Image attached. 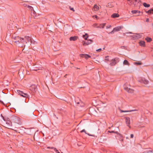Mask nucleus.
Masks as SVG:
<instances>
[{"instance_id": "obj_40", "label": "nucleus", "mask_w": 153, "mask_h": 153, "mask_svg": "<svg viewBox=\"0 0 153 153\" xmlns=\"http://www.w3.org/2000/svg\"><path fill=\"white\" fill-rule=\"evenodd\" d=\"M8 128H10V127H7Z\"/></svg>"}, {"instance_id": "obj_15", "label": "nucleus", "mask_w": 153, "mask_h": 153, "mask_svg": "<svg viewBox=\"0 0 153 153\" xmlns=\"http://www.w3.org/2000/svg\"><path fill=\"white\" fill-rule=\"evenodd\" d=\"M119 16V15L118 13H114L111 16V17L113 18L118 17Z\"/></svg>"}, {"instance_id": "obj_39", "label": "nucleus", "mask_w": 153, "mask_h": 153, "mask_svg": "<svg viewBox=\"0 0 153 153\" xmlns=\"http://www.w3.org/2000/svg\"><path fill=\"white\" fill-rule=\"evenodd\" d=\"M109 4H109V3H108V6H109Z\"/></svg>"}, {"instance_id": "obj_14", "label": "nucleus", "mask_w": 153, "mask_h": 153, "mask_svg": "<svg viewBox=\"0 0 153 153\" xmlns=\"http://www.w3.org/2000/svg\"><path fill=\"white\" fill-rule=\"evenodd\" d=\"M48 149H53L56 152V153H60V152L58 151L56 149V148H54L53 147H47Z\"/></svg>"}, {"instance_id": "obj_1", "label": "nucleus", "mask_w": 153, "mask_h": 153, "mask_svg": "<svg viewBox=\"0 0 153 153\" xmlns=\"http://www.w3.org/2000/svg\"><path fill=\"white\" fill-rule=\"evenodd\" d=\"M29 41H30L31 43L32 42L31 38L29 36H25L24 38L20 37L19 44H22V45L21 46V47H23V46H25V44H27V42Z\"/></svg>"}, {"instance_id": "obj_8", "label": "nucleus", "mask_w": 153, "mask_h": 153, "mask_svg": "<svg viewBox=\"0 0 153 153\" xmlns=\"http://www.w3.org/2000/svg\"><path fill=\"white\" fill-rule=\"evenodd\" d=\"M78 39V37L77 36H74L71 37L69 38V40L70 41H75L76 40Z\"/></svg>"}, {"instance_id": "obj_20", "label": "nucleus", "mask_w": 153, "mask_h": 153, "mask_svg": "<svg viewBox=\"0 0 153 153\" xmlns=\"http://www.w3.org/2000/svg\"><path fill=\"white\" fill-rule=\"evenodd\" d=\"M147 13L149 14H150L151 13L153 14V9H151L149 10L147 12Z\"/></svg>"}, {"instance_id": "obj_16", "label": "nucleus", "mask_w": 153, "mask_h": 153, "mask_svg": "<svg viewBox=\"0 0 153 153\" xmlns=\"http://www.w3.org/2000/svg\"><path fill=\"white\" fill-rule=\"evenodd\" d=\"M131 12L133 14H136L137 13H140V12L138 10H133L131 11Z\"/></svg>"}, {"instance_id": "obj_24", "label": "nucleus", "mask_w": 153, "mask_h": 153, "mask_svg": "<svg viewBox=\"0 0 153 153\" xmlns=\"http://www.w3.org/2000/svg\"><path fill=\"white\" fill-rule=\"evenodd\" d=\"M133 90L129 88L128 90V92H133Z\"/></svg>"}, {"instance_id": "obj_11", "label": "nucleus", "mask_w": 153, "mask_h": 153, "mask_svg": "<svg viewBox=\"0 0 153 153\" xmlns=\"http://www.w3.org/2000/svg\"><path fill=\"white\" fill-rule=\"evenodd\" d=\"M139 43L140 45L141 46L144 47L145 46V42L144 41H140L139 42Z\"/></svg>"}, {"instance_id": "obj_9", "label": "nucleus", "mask_w": 153, "mask_h": 153, "mask_svg": "<svg viewBox=\"0 0 153 153\" xmlns=\"http://www.w3.org/2000/svg\"><path fill=\"white\" fill-rule=\"evenodd\" d=\"M92 42V40H89L87 42H85L83 43V45H88L89 44H91Z\"/></svg>"}, {"instance_id": "obj_6", "label": "nucleus", "mask_w": 153, "mask_h": 153, "mask_svg": "<svg viewBox=\"0 0 153 153\" xmlns=\"http://www.w3.org/2000/svg\"><path fill=\"white\" fill-rule=\"evenodd\" d=\"M80 56L81 57L85 58L86 59H88V58H90L91 57L90 56L87 54H80Z\"/></svg>"}, {"instance_id": "obj_44", "label": "nucleus", "mask_w": 153, "mask_h": 153, "mask_svg": "<svg viewBox=\"0 0 153 153\" xmlns=\"http://www.w3.org/2000/svg\"><path fill=\"white\" fill-rule=\"evenodd\" d=\"M128 1H130V0H128Z\"/></svg>"}, {"instance_id": "obj_42", "label": "nucleus", "mask_w": 153, "mask_h": 153, "mask_svg": "<svg viewBox=\"0 0 153 153\" xmlns=\"http://www.w3.org/2000/svg\"><path fill=\"white\" fill-rule=\"evenodd\" d=\"M131 33V32H130V33Z\"/></svg>"}, {"instance_id": "obj_4", "label": "nucleus", "mask_w": 153, "mask_h": 153, "mask_svg": "<svg viewBox=\"0 0 153 153\" xmlns=\"http://www.w3.org/2000/svg\"><path fill=\"white\" fill-rule=\"evenodd\" d=\"M123 27L122 26H119L114 28L113 30L109 33L113 34L115 32L118 31H120L121 29L123 28Z\"/></svg>"}, {"instance_id": "obj_19", "label": "nucleus", "mask_w": 153, "mask_h": 153, "mask_svg": "<svg viewBox=\"0 0 153 153\" xmlns=\"http://www.w3.org/2000/svg\"><path fill=\"white\" fill-rule=\"evenodd\" d=\"M88 35L87 33H86L85 35L83 36V38L85 40H87V38L88 37Z\"/></svg>"}, {"instance_id": "obj_36", "label": "nucleus", "mask_w": 153, "mask_h": 153, "mask_svg": "<svg viewBox=\"0 0 153 153\" xmlns=\"http://www.w3.org/2000/svg\"><path fill=\"white\" fill-rule=\"evenodd\" d=\"M133 137H134V135H133V134H131V138H133Z\"/></svg>"}, {"instance_id": "obj_37", "label": "nucleus", "mask_w": 153, "mask_h": 153, "mask_svg": "<svg viewBox=\"0 0 153 153\" xmlns=\"http://www.w3.org/2000/svg\"><path fill=\"white\" fill-rule=\"evenodd\" d=\"M146 22H149V19H146Z\"/></svg>"}, {"instance_id": "obj_5", "label": "nucleus", "mask_w": 153, "mask_h": 153, "mask_svg": "<svg viewBox=\"0 0 153 153\" xmlns=\"http://www.w3.org/2000/svg\"><path fill=\"white\" fill-rule=\"evenodd\" d=\"M119 59L118 58H115L112 59L111 61L110 64L111 66L114 65L117 62H119Z\"/></svg>"}, {"instance_id": "obj_22", "label": "nucleus", "mask_w": 153, "mask_h": 153, "mask_svg": "<svg viewBox=\"0 0 153 153\" xmlns=\"http://www.w3.org/2000/svg\"><path fill=\"white\" fill-rule=\"evenodd\" d=\"M93 26L94 27L98 28V24L97 23H95L93 25Z\"/></svg>"}, {"instance_id": "obj_18", "label": "nucleus", "mask_w": 153, "mask_h": 153, "mask_svg": "<svg viewBox=\"0 0 153 153\" xmlns=\"http://www.w3.org/2000/svg\"><path fill=\"white\" fill-rule=\"evenodd\" d=\"M145 40L148 42H150L152 41V39L149 37H147L145 38Z\"/></svg>"}, {"instance_id": "obj_32", "label": "nucleus", "mask_w": 153, "mask_h": 153, "mask_svg": "<svg viewBox=\"0 0 153 153\" xmlns=\"http://www.w3.org/2000/svg\"><path fill=\"white\" fill-rule=\"evenodd\" d=\"M93 17H94L95 18H96L97 19V16L96 15H94V16H93Z\"/></svg>"}, {"instance_id": "obj_13", "label": "nucleus", "mask_w": 153, "mask_h": 153, "mask_svg": "<svg viewBox=\"0 0 153 153\" xmlns=\"http://www.w3.org/2000/svg\"><path fill=\"white\" fill-rule=\"evenodd\" d=\"M105 25L106 23H105L100 24L98 25V28H103Z\"/></svg>"}, {"instance_id": "obj_23", "label": "nucleus", "mask_w": 153, "mask_h": 153, "mask_svg": "<svg viewBox=\"0 0 153 153\" xmlns=\"http://www.w3.org/2000/svg\"><path fill=\"white\" fill-rule=\"evenodd\" d=\"M108 56H107L105 57V61L106 62H107L108 61H109V59H108L107 58L108 57Z\"/></svg>"}, {"instance_id": "obj_28", "label": "nucleus", "mask_w": 153, "mask_h": 153, "mask_svg": "<svg viewBox=\"0 0 153 153\" xmlns=\"http://www.w3.org/2000/svg\"><path fill=\"white\" fill-rule=\"evenodd\" d=\"M102 51V49L101 48H100L98 49L96 51L98 52H100L101 51Z\"/></svg>"}, {"instance_id": "obj_33", "label": "nucleus", "mask_w": 153, "mask_h": 153, "mask_svg": "<svg viewBox=\"0 0 153 153\" xmlns=\"http://www.w3.org/2000/svg\"><path fill=\"white\" fill-rule=\"evenodd\" d=\"M1 117H2V119L4 120V117H3V116L2 115V114H1Z\"/></svg>"}, {"instance_id": "obj_35", "label": "nucleus", "mask_w": 153, "mask_h": 153, "mask_svg": "<svg viewBox=\"0 0 153 153\" xmlns=\"http://www.w3.org/2000/svg\"><path fill=\"white\" fill-rule=\"evenodd\" d=\"M70 10H73V11H74V9L73 8H70Z\"/></svg>"}, {"instance_id": "obj_26", "label": "nucleus", "mask_w": 153, "mask_h": 153, "mask_svg": "<svg viewBox=\"0 0 153 153\" xmlns=\"http://www.w3.org/2000/svg\"><path fill=\"white\" fill-rule=\"evenodd\" d=\"M108 132L110 133H117L118 132L117 131H116V132H115L114 131H109Z\"/></svg>"}, {"instance_id": "obj_7", "label": "nucleus", "mask_w": 153, "mask_h": 153, "mask_svg": "<svg viewBox=\"0 0 153 153\" xmlns=\"http://www.w3.org/2000/svg\"><path fill=\"white\" fill-rule=\"evenodd\" d=\"M125 120L127 126L130 128V126H129V124H130V118L129 117H126L125 118Z\"/></svg>"}, {"instance_id": "obj_29", "label": "nucleus", "mask_w": 153, "mask_h": 153, "mask_svg": "<svg viewBox=\"0 0 153 153\" xmlns=\"http://www.w3.org/2000/svg\"><path fill=\"white\" fill-rule=\"evenodd\" d=\"M135 64L138 65H141V62H136L135 63Z\"/></svg>"}, {"instance_id": "obj_25", "label": "nucleus", "mask_w": 153, "mask_h": 153, "mask_svg": "<svg viewBox=\"0 0 153 153\" xmlns=\"http://www.w3.org/2000/svg\"><path fill=\"white\" fill-rule=\"evenodd\" d=\"M27 7L29 9H31V10H33V8L31 6H28Z\"/></svg>"}, {"instance_id": "obj_30", "label": "nucleus", "mask_w": 153, "mask_h": 153, "mask_svg": "<svg viewBox=\"0 0 153 153\" xmlns=\"http://www.w3.org/2000/svg\"><path fill=\"white\" fill-rule=\"evenodd\" d=\"M111 27V26L110 25L107 26L106 27L107 29H108Z\"/></svg>"}, {"instance_id": "obj_17", "label": "nucleus", "mask_w": 153, "mask_h": 153, "mask_svg": "<svg viewBox=\"0 0 153 153\" xmlns=\"http://www.w3.org/2000/svg\"><path fill=\"white\" fill-rule=\"evenodd\" d=\"M123 64L124 65H126L128 66L130 64L129 63L128 61L126 60H125L123 62Z\"/></svg>"}, {"instance_id": "obj_21", "label": "nucleus", "mask_w": 153, "mask_h": 153, "mask_svg": "<svg viewBox=\"0 0 153 153\" xmlns=\"http://www.w3.org/2000/svg\"><path fill=\"white\" fill-rule=\"evenodd\" d=\"M143 5L145 7H148L150 6V5L149 4H147L146 3H144Z\"/></svg>"}, {"instance_id": "obj_31", "label": "nucleus", "mask_w": 153, "mask_h": 153, "mask_svg": "<svg viewBox=\"0 0 153 153\" xmlns=\"http://www.w3.org/2000/svg\"><path fill=\"white\" fill-rule=\"evenodd\" d=\"M83 132H85V133L86 134V131L85 129H83L81 131V133Z\"/></svg>"}, {"instance_id": "obj_38", "label": "nucleus", "mask_w": 153, "mask_h": 153, "mask_svg": "<svg viewBox=\"0 0 153 153\" xmlns=\"http://www.w3.org/2000/svg\"><path fill=\"white\" fill-rule=\"evenodd\" d=\"M137 111V110H131V111Z\"/></svg>"}, {"instance_id": "obj_43", "label": "nucleus", "mask_w": 153, "mask_h": 153, "mask_svg": "<svg viewBox=\"0 0 153 153\" xmlns=\"http://www.w3.org/2000/svg\"><path fill=\"white\" fill-rule=\"evenodd\" d=\"M135 1H137V0H135Z\"/></svg>"}, {"instance_id": "obj_27", "label": "nucleus", "mask_w": 153, "mask_h": 153, "mask_svg": "<svg viewBox=\"0 0 153 153\" xmlns=\"http://www.w3.org/2000/svg\"><path fill=\"white\" fill-rule=\"evenodd\" d=\"M129 111H123L122 110H120V112H128Z\"/></svg>"}, {"instance_id": "obj_3", "label": "nucleus", "mask_w": 153, "mask_h": 153, "mask_svg": "<svg viewBox=\"0 0 153 153\" xmlns=\"http://www.w3.org/2000/svg\"><path fill=\"white\" fill-rule=\"evenodd\" d=\"M17 93L18 94L24 97H28L29 96L27 94L24 93L23 91L19 90H17Z\"/></svg>"}, {"instance_id": "obj_10", "label": "nucleus", "mask_w": 153, "mask_h": 153, "mask_svg": "<svg viewBox=\"0 0 153 153\" xmlns=\"http://www.w3.org/2000/svg\"><path fill=\"white\" fill-rule=\"evenodd\" d=\"M142 82L145 84L146 85L148 83L149 81L145 79H142Z\"/></svg>"}, {"instance_id": "obj_2", "label": "nucleus", "mask_w": 153, "mask_h": 153, "mask_svg": "<svg viewBox=\"0 0 153 153\" xmlns=\"http://www.w3.org/2000/svg\"><path fill=\"white\" fill-rule=\"evenodd\" d=\"M20 38V37L19 36H16L15 35H13L12 37L13 41L16 43L17 45L19 44Z\"/></svg>"}, {"instance_id": "obj_34", "label": "nucleus", "mask_w": 153, "mask_h": 153, "mask_svg": "<svg viewBox=\"0 0 153 153\" xmlns=\"http://www.w3.org/2000/svg\"><path fill=\"white\" fill-rule=\"evenodd\" d=\"M18 117H15V122H17V120H18Z\"/></svg>"}, {"instance_id": "obj_12", "label": "nucleus", "mask_w": 153, "mask_h": 153, "mask_svg": "<svg viewBox=\"0 0 153 153\" xmlns=\"http://www.w3.org/2000/svg\"><path fill=\"white\" fill-rule=\"evenodd\" d=\"M99 9V7L96 4L94 5V10L95 11H98Z\"/></svg>"}, {"instance_id": "obj_41", "label": "nucleus", "mask_w": 153, "mask_h": 153, "mask_svg": "<svg viewBox=\"0 0 153 153\" xmlns=\"http://www.w3.org/2000/svg\"><path fill=\"white\" fill-rule=\"evenodd\" d=\"M123 140V138L121 140Z\"/></svg>"}]
</instances>
